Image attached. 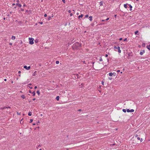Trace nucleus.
<instances>
[{
    "mask_svg": "<svg viewBox=\"0 0 150 150\" xmlns=\"http://www.w3.org/2000/svg\"><path fill=\"white\" fill-rule=\"evenodd\" d=\"M21 11H24V9H22V8H21Z\"/></svg>",
    "mask_w": 150,
    "mask_h": 150,
    "instance_id": "obj_43",
    "label": "nucleus"
},
{
    "mask_svg": "<svg viewBox=\"0 0 150 150\" xmlns=\"http://www.w3.org/2000/svg\"><path fill=\"white\" fill-rule=\"evenodd\" d=\"M21 73V71H18V73H19V74H20Z\"/></svg>",
    "mask_w": 150,
    "mask_h": 150,
    "instance_id": "obj_42",
    "label": "nucleus"
},
{
    "mask_svg": "<svg viewBox=\"0 0 150 150\" xmlns=\"http://www.w3.org/2000/svg\"><path fill=\"white\" fill-rule=\"evenodd\" d=\"M102 84H103V85H104V82H102Z\"/></svg>",
    "mask_w": 150,
    "mask_h": 150,
    "instance_id": "obj_54",
    "label": "nucleus"
},
{
    "mask_svg": "<svg viewBox=\"0 0 150 150\" xmlns=\"http://www.w3.org/2000/svg\"><path fill=\"white\" fill-rule=\"evenodd\" d=\"M23 68L24 69H26L27 70H29L30 68V67L29 66L28 67H27V66L26 65H25L24 66Z\"/></svg>",
    "mask_w": 150,
    "mask_h": 150,
    "instance_id": "obj_3",
    "label": "nucleus"
},
{
    "mask_svg": "<svg viewBox=\"0 0 150 150\" xmlns=\"http://www.w3.org/2000/svg\"><path fill=\"white\" fill-rule=\"evenodd\" d=\"M137 139L138 140H140V138L139 137H138L137 138Z\"/></svg>",
    "mask_w": 150,
    "mask_h": 150,
    "instance_id": "obj_35",
    "label": "nucleus"
},
{
    "mask_svg": "<svg viewBox=\"0 0 150 150\" xmlns=\"http://www.w3.org/2000/svg\"><path fill=\"white\" fill-rule=\"evenodd\" d=\"M122 111H123L124 112H126V109H123L122 110Z\"/></svg>",
    "mask_w": 150,
    "mask_h": 150,
    "instance_id": "obj_22",
    "label": "nucleus"
},
{
    "mask_svg": "<svg viewBox=\"0 0 150 150\" xmlns=\"http://www.w3.org/2000/svg\"><path fill=\"white\" fill-rule=\"evenodd\" d=\"M59 62L58 61H57L56 62V63L57 64H59Z\"/></svg>",
    "mask_w": 150,
    "mask_h": 150,
    "instance_id": "obj_24",
    "label": "nucleus"
},
{
    "mask_svg": "<svg viewBox=\"0 0 150 150\" xmlns=\"http://www.w3.org/2000/svg\"><path fill=\"white\" fill-rule=\"evenodd\" d=\"M98 56H97V57H96V59H97V60H99V59H98V58H99L98 57Z\"/></svg>",
    "mask_w": 150,
    "mask_h": 150,
    "instance_id": "obj_28",
    "label": "nucleus"
},
{
    "mask_svg": "<svg viewBox=\"0 0 150 150\" xmlns=\"http://www.w3.org/2000/svg\"><path fill=\"white\" fill-rule=\"evenodd\" d=\"M128 5L129 6V7L130 8V11L132 10V6H131L130 5H129V4Z\"/></svg>",
    "mask_w": 150,
    "mask_h": 150,
    "instance_id": "obj_12",
    "label": "nucleus"
},
{
    "mask_svg": "<svg viewBox=\"0 0 150 150\" xmlns=\"http://www.w3.org/2000/svg\"><path fill=\"white\" fill-rule=\"evenodd\" d=\"M108 75L110 76H112L113 75L115 76L116 75V73H112V72H110L109 73Z\"/></svg>",
    "mask_w": 150,
    "mask_h": 150,
    "instance_id": "obj_2",
    "label": "nucleus"
},
{
    "mask_svg": "<svg viewBox=\"0 0 150 150\" xmlns=\"http://www.w3.org/2000/svg\"><path fill=\"white\" fill-rule=\"evenodd\" d=\"M36 93H37L38 94V95H39L40 93L39 91H37Z\"/></svg>",
    "mask_w": 150,
    "mask_h": 150,
    "instance_id": "obj_21",
    "label": "nucleus"
},
{
    "mask_svg": "<svg viewBox=\"0 0 150 150\" xmlns=\"http://www.w3.org/2000/svg\"><path fill=\"white\" fill-rule=\"evenodd\" d=\"M117 50H118V52L120 53L121 52V50H120V48L119 47H118L117 48Z\"/></svg>",
    "mask_w": 150,
    "mask_h": 150,
    "instance_id": "obj_6",
    "label": "nucleus"
},
{
    "mask_svg": "<svg viewBox=\"0 0 150 150\" xmlns=\"http://www.w3.org/2000/svg\"><path fill=\"white\" fill-rule=\"evenodd\" d=\"M15 5V4L14 3V4H13L12 5L13 6Z\"/></svg>",
    "mask_w": 150,
    "mask_h": 150,
    "instance_id": "obj_48",
    "label": "nucleus"
},
{
    "mask_svg": "<svg viewBox=\"0 0 150 150\" xmlns=\"http://www.w3.org/2000/svg\"><path fill=\"white\" fill-rule=\"evenodd\" d=\"M98 57L99 58V60L100 61H102V58L100 57V56H98Z\"/></svg>",
    "mask_w": 150,
    "mask_h": 150,
    "instance_id": "obj_8",
    "label": "nucleus"
},
{
    "mask_svg": "<svg viewBox=\"0 0 150 150\" xmlns=\"http://www.w3.org/2000/svg\"><path fill=\"white\" fill-rule=\"evenodd\" d=\"M35 89H36L37 88V86H35V88H34Z\"/></svg>",
    "mask_w": 150,
    "mask_h": 150,
    "instance_id": "obj_45",
    "label": "nucleus"
},
{
    "mask_svg": "<svg viewBox=\"0 0 150 150\" xmlns=\"http://www.w3.org/2000/svg\"><path fill=\"white\" fill-rule=\"evenodd\" d=\"M39 150H42V149H39Z\"/></svg>",
    "mask_w": 150,
    "mask_h": 150,
    "instance_id": "obj_64",
    "label": "nucleus"
},
{
    "mask_svg": "<svg viewBox=\"0 0 150 150\" xmlns=\"http://www.w3.org/2000/svg\"><path fill=\"white\" fill-rule=\"evenodd\" d=\"M109 19V18H107L105 20H102V21H107Z\"/></svg>",
    "mask_w": 150,
    "mask_h": 150,
    "instance_id": "obj_10",
    "label": "nucleus"
},
{
    "mask_svg": "<svg viewBox=\"0 0 150 150\" xmlns=\"http://www.w3.org/2000/svg\"><path fill=\"white\" fill-rule=\"evenodd\" d=\"M146 47L149 50L150 49V45H147Z\"/></svg>",
    "mask_w": 150,
    "mask_h": 150,
    "instance_id": "obj_11",
    "label": "nucleus"
},
{
    "mask_svg": "<svg viewBox=\"0 0 150 150\" xmlns=\"http://www.w3.org/2000/svg\"><path fill=\"white\" fill-rule=\"evenodd\" d=\"M88 17V15H87V14L85 16V17L87 18V17Z\"/></svg>",
    "mask_w": 150,
    "mask_h": 150,
    "instance_id": "obj_32",
    "label": "nucleus"
},
{
    "mask_svg": "<svg viewBox=\"0 0 150 150\" xmlns=\"http://www.w3.org/2000/svg\"><path fill=\"white\" fill-rule=\"evenodd\" d=\"M30 87V88H31V89L32 88V87Z\"/></svg>",
    "mask_w": 150,
    "mask_h": 150,
    "instance_id": "obj_63",
    "label": "nucleus"
},
{
    "mask_svg": "<svg viewBox=\"0 0 150 150\" xmlns=\"http://www.w3.org/2000/svg\"><path fill=\"white\" fill-rule=\"evenodd\" d=\"M70 15L71 16H72V13H71V14H70Z\"/></svg>",
    "mask_w": 150,
    "mask_h": 150,
    "instance_id": "obj_55",
    "label": "nucleus"
},
{
    "mask_svg": "<svg viewBox=\"0 0 150 150\" xmlns=\"http://www.w3.org/2000/svg\"><path fill=\"white\" fill-rule=\"evenodd\" d=\"M29 43L31 45H32L33 44L34 42L33 41L34 40V39L32 38H29Z\"/></svg>",
    "mask_w": 150,
    "mask_h": 150,
    "instance_id": "obj_1",
    "label": "nucleus"
},
{
    "mask_svg": "<svg viewBox=\"0 0 150 150\" xmlns=\"http://www.w3.org/2000/svg\"><path fill=\"white\" fill-rule=\"evenodd\" d=\"M135 136L136 137H137L138 136V135H137V134H136V135H135Z\"/></svg>",
    "mask_w": 150,
    "mask_h": 150,
    "instance_id": "obj_40",
    "label": "nucleus"
},
{
    "mask_svg": "<svg viewBox=\"0 0 150 150\" xmlns=\"http://www.w3.org/2000/svg\"><path fill=\"white\" fill-rule=\"evenodd\" d=\"M82 111V110L81 109H79L78 110V111Z\"/></svg>",
    "mask_w": 150,
    "mask_h": 150,
    "instance_id": "obj_39",
    "label": "nucleus"
},
{
    "mask_svg": "<svg viewBox=\"0 0 150 150\" xmlns=\"http://www.w3.org/2000/svg\"><path fill=\"white\" fill-rule=\"evenodd\" d=\"M126 40H127V38H126L125 39H124L123 40V41H126Z\"/></svg>",
    "mask_w": 150,
    "mask_h": 150,
    "instance_id": "obj_36",
    "label": "nucleus"
},
{
    "mask_svg": "<svg viewBox=\"0 0 150 150\" xmlns=\"http://www.w3.org/2000/svg\"><path fill=\"white\" fill-rule=\"evenodd\" d=\"M19 2V0H16V2L17 3H18Z\"/></svg>",
    "mask_w": 150,
    "mask_h": 150,
    "instance_id": "obj_41",
    "label": "nucleus"
},
{
    "mask_svg": "<svg viewBox=\"0 0 150 150\" xmlns=\"http://www.w3.org/2000/svg\"><path fill=\"white\" fill-rule=\"evenodd\" d=\"M35 125V123H33V125Z\"/></svg>",
    "mask_w": 150,
    "mask_h": 150,
    "instance_id": "obj_60",
    "label": "nucleus"
},
{
    "mask_svg": "<svg viewBox=\"0 0 150 150\" xmlns=\"http://www.w3.org/2000/svg\"><path fill=\"white\" fill-rule=\"evenodd\" d=\"M4 81H6V79H4Z\"/></svg>",
    "mask_w": 150,
    "mask_h": 150,
    "instance_id": "obj_53",
    "label": "nucleus"
},
{
    "mask_svg": "<svg viewBox=\"0 0 150 150\" xmlns=\"http://www.w3.org/2000/svg\"><path fill=\"white\" fill-rule=\"evenodd\" d=\"M16 4L17 6H18L20 7H21L22 6V5L21 4H19L18 3H16Z\"/></svg>",
    "mask_w": 150,
    "mask_h": 150,
    "instance_id": "obj_7",
    "label": "nucleus"
},
{
    "mask_svg": "<svg viewBox=\"0 0 150 150\" xmlns=\"http://www.w3.org/2000/svg\"><path fill=\"white\" fill-rule=\"evenodd\" d=\"M103 3L102 2H100V5H103Z\"/></svg>",
    "mask_w": 150,
    "mask_h": 150,
    "instance_id": "obj_29",
    "label": "nucleus"
},
{
    "mask_svg": "<svg viewBox=\"0 0 150 150\" xmlns=\"http://www.w3.org/2000/svg\"><path fill=\"white\" fill-rule=\"evenodd\" d=\"M117 72H120V70H118L117 71Z\"/></svg>",
    "mask_w": 150,
    "mask_h": 150,
    "instance_id": "obj_51",
    "label": "nucleus"
},
{
    "mask_svg": "<svg viewBox=\"0 0 150 150\" xmlns=\"http://www.w3.org/2000/svg\"><path fill=\"white\" fill-rule=\"evenodd\" d=\"M10 108V107H4L3 108H2L3 109H5V108Z\"/></svg>",
    "mask_w": 150,
    "mask_h": 150,
    "instance_id": "obj_31",
    "label": "nucleus"
},
{
    "mask_svg": "<svg viewBox=\"0 0 150 150\" xmlns=\"http://www.w3.org/2000/svg\"><path fill=\"white\" fill-rule=\"evenodd\" d=\"M17 114L18 115H20V113H19L18 112H17Z\"/></svg>",
    "mask_w": 150,
    "mask_h": 150,
    "instance_id": "obj_56",
    "label": "nucleus"
},
{
    "mask_svg": "<svg viewBox=\"0 0 150 150\" xmlns=\"http://www.w3.org/2000/svg\"><path fill=\"white\" fill-rule=\"evenodd\" d=\"M122 38H120V39H119V40H122Z\"/></svg>",
    "mask_w": 150,
    "mask_h": 150,
    "instance_id": "obj_46",
    "label": "nucleus"
},
{
    "mask_svg": "<svg viewBox=\"0 0 150 150\" xmlns=\"http://www.w3.org/2000/svg\"><path fill=\"white\" fill-rule=\"evenodd\" d=\"M92 16H90L89 17V20L90 21H91L92 20Z\"/></svg>",
    "mask_w": 150,
    "mask_h": 150,
    "instance_id": "obj_14",
    "label": "nucleus"
},
{
    "mask_svg": "<svg viewBox=\"0 0 150 150\" xmlns=\"http://www.w3.org/2000/svg\"><path fill=\"white\" fill-rule=\"evenodd\" d=\"M38 40H35V43H37L38 42Z\"/></svg>",
    "mask_w": 150,
    "mask_h": 150,
    "instance_id": "obj_26",
    "label": "nucleus"
},
{
    "mask_svg": "<svg viewBox=\"0 0 150 150\" xmlns=\"http://www.w3.org/2000/svg\"><path fill=\"white\" fill-rule=\"evenodd\" d=\"M32 93L33 94V96H34L35 95V91H34L33 93Z\"/></svg>",
    "mask_w": 150,
    "mask_h": 150,
    "instance_id": "obj_19",
    "label": "nucleus"
},
{
    "mask_svg": "<svg viewBox=\"0 0 150 150\" xmlns=\"http://www.w3.org/2000/svg\"><path fill=\"white\" fill-rule=\"evenodd\" d=\"M26 6V4H24V5H23V7H25V6Z\"/></svg>",
    "mask_w": 150,
    "mask_h": 150,
    "instance_id": "obj_44",
    "label": "nucleus"
},
{
    "mask_svg": "<svg viewBox=\"0 0 150 150\" xmlns=\"http://www.w3.org/2000/svg\"><path fill=\"white\" fill-rule=\"evenodd\" d=\"M35 99H36L35 98H33V100H35Z\"/></svg>",
    "mask_w": 150,
    "mask_h": 150,
    "instance_id": "obj_49",
    "label": "nucleus"
},
{
    "mask_svg": "<svg viewBox=\"0 0 150 150\" xmlns=\"http://www.w3.org/2000/svg\"><path fill=\"white\" fill-rule=\"evenodd\" d=\"M40 146H41V145H40V144H39V146H38V147Z\"/></svg>",
    "mask_w": 150,
    "mask_h": 150,
    "instance_id": "obj_59",
    "label": "nucleus"
},
{
    "mask_svg": "<svg viewBox=\"0 0 150 150\" xmlns=\"http://www.w3.org/2000/svg\"><path fill=\"white\" fill-rule=\"evenodd\" d=\"M117 47H114V48H116V49H117Z\"/></svg>",
    "mask_w": 150,
    "mask_h": 150,
    "instance_id": "obj_58",
    "label": "nucleus"
},
{
    "mask_svg": "<svg viewBox=\"0 0 150 150\" xmlns=\"http://www.w3.org/2000/svg\"><path fill=\"white\" fill-rule=\"evenodd\" d=\"M62 1L64 3H65V0H62Z\"/></svg>",
    "mask_w": 150,
    "mask_h": 150,
    "instance_id": "obj_33",
    "label": "nucleus"
},
{
    "mask_svg": "<svg viewBox=\"0 0 150 150\" xmlns=\"http://www.w3.org/2000/svg\"><path fill=\"white\" fill-rule=\"evenodd\" d=\"M21 97L23 99H24L25 98V96L24 95H22L21 96Z\"/></svg>",
    "mask_w": 150,
    "mask_h": 150,
    "instance_id": "obj_17",
    "label": "nucleus"
},
{
    "mask_svg": "<svg viewBox=\"0 0 150 150\" xmlns=\"http://www.w3.org/2000/svg\"><path fill=\"white\" fill-rule=\"evenodd\" d=\"M127 112H134V110L133 109H131L130 110L129 109H128L127 110Z\"/></svg>",
    "mask_w": 150,
    "mask_h": 150,
    "instance_id": "obj_4",
    "label": "nucleus"
},
{
    "mask_svg": "<svg viewBox=\"0 0 150 150\" xmlns=\"http://www.w3.org/2000/svg\"><path fill=\"white\" fill-rule=\"evenodd\" d=\"M29 85H31V84H29Z\"/></svg>",
    "mask_w": 150,
    "mask_h": 150,
    "instance_id": "obj_62",
    "label": "nucleus"
},
{
    "mask_svg": "<svg viewBox=\"0 0 150 150\" xmlns=\"http://www.w3.org/2000/svg\"><path fill=\"white\" fill-rule=\"evenodd\" d=\"M36 72H37L36 71H35L33 74V75L35 76Z\"/></svg>",
    "mask_w": 150,
    "mask_h": 150,
    "instance_id": "obj_23",
    "label": "nucleus"
},
{
    "mask_svg": "<svg viewBox=\"0 0 150 150\" xmlns=\"http://www.w3.org/2000/svg\"><path fill=\"white\" fill-rule=\"evenodd\" d=\"M124 7L125 8H127V4H125L124 5Z\"/></svg>",
    "mask_w": 150,
    "mask_h": 150,
    "instance_id": "obj_20",
    "label": "nucleus"
},
{
    "mask_svg": "<svg viewBox=\"0 0 150 150\" xmlns=\"http://www.w3.org/2000/svg\"><path fill=\"white\" fill-rule=\"evenodd\" d=\"M28 115L30 116H31L32 115V112H29L28 113Z\"/></svg>",
    "mask_w": 150,
    "mask_h": 150,
    "instance_id": "obj_16",
    "label": "nucleus"
},
{
    "mask_svg": "<svg viewBox=\"0 0 150 150\" xmlns=\"http://www.w3.org/2000/svg\"><path fill=\"white\" fill-rule=\"evenodd\" d=\"M142 139H141L140 140V142H142Z\"/></svg>",
    "mask_w": 150,
    "mask_h": 150,
    "instance_id": "obj_57",
    "label": "nucleus"
},
{
    "mask_svg": "<svg viewBox=\"0 0 150 150\" xmlns=\"http://www.w3.org/2000/svg\"><path fill=\"white\" fill-rule=\"evenodd\" d=\"M51 19V16H49L48 19L50 20Z\"/></svg>",
    "mask_w": 150,
    "mask_h": 150,
    "instance_id": "obj_30",
    "label": "nucleus"
},
{
    "mask_svg": "<svg viewBox=\"0 0 150 150\" xmlns=\"http://www.w3.org/2000/svg\"><path fill=\"white\" fill-rule=\"evenodd\" d=\"M145 52V50H143L142 51L140 52V54L141 55H142Z\"/></svg>",
    "mask_w": 150,
    "mask_h": 150,
    "instance_id": "obj_5",
    "label": "nucleus"
},
{
    "mask_svg": "<svg viewBox=\"0 0 150 150\" xmlns=\"http://www.w3.org/2000/svg\"><path fill=\"white\" fill-rule=\"evenodd\" d=\"M29 92L30 93H32V92H31V91H30V90H29Z\"/></svg>",
    "mask_w": 150,
    "mask_h": 150,
    "instance_id": "obj_50",
    "label": "nucleus"
},
{
    "mask_svg": "<svg viewBox=\"0 0 150 150\" xmlns=\"http://www.w3.org/2000/svg\"><path fill=\"white\" fill-rule=\"evenodd\" d=\"M33 119H30V123H31L33 122Z\"/></svg>",
    "mask_w": 150,
    "mask_h": 150,
    "instance_id": "obj_25",
    "label": "nucleus"
},
{
    "mask_svg": "<svg viewBox=\"0 0 150 150\" xmlns=\"http://www.w3.org/2000/svg\"><path fill=\"white\" fill-rule=\"evenodd\" d=\"M59 96H57L56 98V99L57 100H59Z\"/></svg>",
    "mask_w": 150,
    "mask_h": 150,
    "instance_id": "obj_13",
    "label": "nucleus"
},
{
    "mask_svg": "<svg viewBox=\"0 0 150 150\" xmlns=\"http://www.w3.org/2000/svg\"><path fill=\"white\" fill-rule=\"evenodd\" d=\"M39 23L41 24H42L43 23V22H40Z\"/></svg>",
    "mask_w": 150,
    "mask_h": 150,
    "instance_id": "obj_38",
    "label": "nucleus"
},
{
    "mask_svg": "<svg viewBox=\"0 0 150 150\" xmlns=\"http://www.w3.org/2000/svg\"><path fill=\"white\" fill-rule=\"evenodd\" d=\"M68 12H69V13H70V12H71V11H70V10H69V11H68Z\"/></svg>",
    "mask_w": 150,
    "mask_h": 150,
    "instance_id": "obj_52",
    "label": "nucleus"
},
{
    "mask_svg": "<svg viewBox=\"0 0 150 150\" xmlns=\"http://www.w3.org/2000/svg\"><path fill=\"white\" fill-rule=\"evenodd\" d=\"M45 17H46L47 16V15L46 14H45L44 16Z\"/></svg>",
    "mask_w": 150,
    "mask_h": 150,
    "instance_id": "obj_34",
    "label": "nucleus"
},
{
    "mask_svg": "<svg viewBox=\"0 0 150 150\" xmlns=\"http://www.w3.org/2000/svg\"><path fill=\"white\" fill-rule=\"evenodd\" d=\"M83 15L81 14V15L79 16V19H80V18H82L83 17Z\"/></svg>",
    "mask_w": 150,
    "mask_h": 150,
    "instance_id": "obj_9",
    "label": "nucleus"
},
{
    "mask_svg": "<svg viewBox=\"0 0 150 150\" xmlns=\"http://www.w3.org/2000/svg\"><path fill=\"white\" fill-rule=\"evenodd\" d=\"M105 57H108V54H106L105 55Z\"/></svg>",
    "mask_w": 150,
    "mask_h": 150,
    "instance_id": "obj_47",
    "label": "nucleus"
},
{
    "mask_svg": "<svg viewBox=\"0 0 150 150\" xmlns=\"http://www.w3.org/2000/svg\"><path fill=\"white\" fill-rule=\"evenodd\" d=\"M108 79L109 80H111L112 79V78L111 77H109Z\"/></svg>",
    "mask_w": 150,
    "mask_h": 150,
    "instance_id": "obj_37",
    "label": "nucleus"
},
{
    "mask_svg": "<svg viewBox=\"0 0 150 150\" xmlns=\"http://www.w3.org/2000/svg\"><path fill=\"white\" fill-rule=\"evenodd\" d=\"M11 39L13 40H14L15 39V37L14 36H12L11 37Z\"/></svg>",
    "mask_w": 150,
    "mask_h": 150,
    "instance_id": "obj_15",
    "label": "nucleus"
},
{
    "mask_svg": "<svg viewBox=\"0 0 150 150\" xmlns=\"http://www.w3.org/2000/svg\"><path fill=\"white\" fill-rule=\"evenodd\" d=\"M138 31H136V32H135V34L136 35H138Z\"/></svg>",
    "mask_w": 150,
    "mask_h": 150,
    "instance_id": "obj_18",
    "label": "nucleus"
},
{
    "mask_svg": "<svg viewBox=\"0 0 150 150\" xmlns=\"http://www.w3.org/2000/svg\"><path fill=\"white\" fill-rule=\"evenodd\" d=\"M18 76H21V75H20V74H19V75H18Z\"/></svg>",
    "mask_w": 150,
    "mask_h": 150,
    "instance_id": "obj_61",
    "label": "nucleus"
},
{
    "mask_svg": "<svg viewBox=\"0 0 150 150\" xmlns=\"http://www.w3.org/2000/svg\"><path fill=\"white\" fill-rule=\"evenodd\" d=\"M80 46H81L80 44L79 43H78L77 47H80Z\"/></svg>",
    "mask_w": 150,
    "mask_h": 150,
    "instance_id": "obj_27",
    "label": "nucleus"
}]
</instances>
